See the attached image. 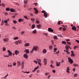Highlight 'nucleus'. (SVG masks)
<instances>
[{"mask_svg": "<svg viewBox=\"0 0 79 79\" xmlns=\"http://www.w3.org/2000/svg\"><path fill=\"white\" fill-rule=\"evenodd\" d=\"M46 51H47L46 50V49H43V53H46Z\"/></svg>", "mask_w": 79, "mask_h": 79, "instance_id": "21", "label": "nucleus"}, {"mask_svg": "<svg viewBox=\"0 0 79 79\" xmlns=\"http://www.w3.org/2000/svg\"><path fill=\"white\" fill-rule=\"evenodd\" d=\"M49 49H50V50H52V46H50L49 47Z\"/></svg>", "mask_w": 79, "mask_h": 79, "instance_id": "36", "label": "nucleus"}, {"mask_svg": "<svg viewBox=\"0 0 79 79\" xmlns=\"http://www.w3.org/2000/svg\"><path fill=\"white\" fill-rule=\"evenodd\" d=\"M34 48H33V49H32L31 51V53H32V52H34Z\"/></svg>", "mask_w": 79, "mask_h": 79, "instance_id": "51", "label": "nucleus"}, {"mask_svg": "<svg viewBox=\"0 0 79 79\" xmlns=\"http://www.w3.org/2000/svg\"><path fill=\"white\" fill-rule=\"evenodd\" d=\"M69 67H67L66 71H67V70L69 71V70H70V69H69Z\"/></svg>", "mask_w": 79, "mask_h": 79, "instance_id": "48", "label": "nucleus"}, {"mask_svg": "<svg viewBox=\"0 0 79 79\" xmlns=\"http://www.w3.org/2000/svg\"><path fill=\"white\" fill-rule=\"evenodd\" d=\"M18 42L19 43V44H20L21 43H22V41L21 40H19L18 41Z\"/></svg>", "mask_w": 79, "mask_h": 79, "instance_id": "27", "label": "nucleus"}, {"mask_svg": "<svg viewBox=\"0 0 79 79\" xmlns=\"http://www.w3.org/2000/svg\"><path fill=\"white\" fill-rule=\"evenodd\" d=\"M10 11H11V12H15V10L13 9H10Z\"/></svg>", "mask_w": 79, "mask_h": 79, "instance_id": "13", "label": "nucleus"}, {"mask_svg": "<svg viewBox=\"0 0 79 79\" xmlns=\"http://www.w3.org/2000/svg\"><path fill=\"white\" fill-rule=\"evenodd\" d=\"M41 13H43L44 14V13H46V12H45V11L43 10V11H42Z\"/></svg>", "mask_w": 79, "mask_h": 79, "instance_id": "45", "label": "nucleus"}, {"mask_svg": "<svg viewBox=\"0 0 79 79\" xmlns=\"http://www.w3.org/2000/svg\"><path fill=\"white\" fill-rule=\"evenodd\" d=\"M2 49H3V51H5V50H6V48H5V47H3L2 48Z\"/></svg>", "mask_w": 79, "mask_h": 79, "instance_id": "40", "label": "nucleus"}, {"mask_svg": "<svg viewBox=\"0 0 79 79\" xmlns=\"http://www.w3.org/2000/svg\"><path fill=\"white\" fill-rule=\"evenodd\" d=\"M1 25L3 26V24H4V22L3 20H2V22H1Z\"/></svg>", "mask_w": 79, "mask_h": 79, "instance_id": "25", "label": "nucleus"}, {"mask_svg": "<svg viewBox=\"0 0 79 79\" xmlns=\"http://www.w3.org/2000/svg\"><path fill=\"white\" fill-rule=\"evenodd\" d=\"M2 6H3V7H5V5L3 3H2Z\"/></svg>", "mask_w": 79, "mask_h": 79, "instance_id": "43", "label": "nucleus"}, {"mask_svg": "<svg viewBox=\"0 0 79 79\" xmlns=\"http://www.w3.org/2000/svg\"><path fill=\"white\" fill-rule=\"evenodd\" d=\"M7 22H8V21L7 20H4V23H7Z\"/></svg>", "mask_w": 79, "mask_h": 79, "instance_id": "50", "label": "nucleus"}, {"mask_svg": "<svg viewBox=\"0 0 79 79\" xmlns=\"http://www.w3.org/2000/svg\"><path fill=\"white\" fill-rule=\"evenodd\" d=\"M24 57V58H26V59H27L28 58V56H27V54H25L23 55Z\"/></svg>", "mask_w": 79, "mask_h": 79, "instance_id": "10", "label": "nucleus"}, {"mask_svg": "<svg viewBox=\"0 0 79 79\" xmlns=\"http://www.w3.org/2000/svg\"><path fill=\"white\" fill-rule=\"evenodd\" d=\"M30 45L29 43H26L24 45L25 47H28V46H29Z\"/></svg>", "mask_w": 79, "mask_h": 79, "instance_id": "12", "label": "nucleus"}, {"mask_svg": "<svg viewBox=\"0 0 79 79\" xmlns=\"http://www.w3.org/2000/svg\"><path fill=\"white\" fill-rule=\"evenodd\" d=\"M15 44H16V45H18V44H19V43H18V41L15 42Z\"/></svg>", "mask_w": 79, "mask_h": 79, "instance_id": "32", "label": "nucleus"}, {"mask_svg": "<svg viewBox=\"0 0 79 79\" xmlns=\"http://www.w3.org/2000/svg\"><path fill=\"white\" fill-rule=\"evenodd\" d=\"M13 66H16V62H14L13 64Z\"/></svg>", "mask_w": 79, "mask_h": 79, "instance_id": "31", "label": "nucleus"}, {"mask_svg": "<svg viewBox=\"0 0 79 79\" xmlns=\"http://www.w3.org/2000/svg\"><path fill=\"white\" fill-rule=\"evenodd\" d=\"M7 52L9 53L8 55V56H11V55H12V52H11L10 51V50H8Z\"/></svg>", "mask_w": 79, "mask_h": 79, "instance_id": "3", "label": "nucleus"}, {"mask_svg": "<svg viewBox=\"0 0 79 79\" xmlns=\"http://www.w3.org/2000/svg\"><path fill=\"white\" fill-rule=\"evenodd\" d=\"M15 55H17V54H18V53H19V51H18L17 50H16L15 51Z\"/></svg>", "mask_w": 79, "mask_h": 79, "instance_id": "16", "label": "nucleus"}, {"mask_svg": "<svg viewBox=\"0 0 79 79\" xmlns=\"http://www.w3.org/2000/svg\"><path fill=\"white\" fill-rule=\"evenodd\" d=\"M31 29H34L35 28V25H32L31 27Z\"/></svg>", "mask_w": 79, "mask_h": 79, "instance_id": "26", "label": "nucleus"}, {"mask_svg": "<svg viewBox=\"0 0 79 79\" xmlns=\"http://www.w3.org/2000/svg\"><path fill=\"white\" fill-rule=\"evenodd\" d=\"M22 66H24V62H22Z\"/></svg>", "mask_w": 79, "mask_h": 79, "instance_id": "60", "label": "nucleus"}, {"mask_svg": "<svg viewBox=\"0 0 79 79\" xmlns=\"http://www.w3.org/2000/svg\"><path fill=\"white\" fill-rule=\"evenodd\" d=\"M63 30L64 31H65L66 30V28H63Z\"/></svg>", "mask_w": 79, "mask_h": 79, "instance_id": "62", "label": "nucleus"}, {"mask_svg": "<svg viewBox=\"0 0 79 79\" xmlns=\"http://www.w3.org/2000/svg\"><path fill=\"white\" fill-rule=\"evenodd\" d=\"M24 3L27 4V1H24Z\"/></svg>", "mask_w": 79, "mask_h": 79, "instance_id": "33", "label": "nucleus"}, {"mask_svg": "<svg viewBox=\"0 0 79 79\" xmlns=\"http://www.w3.org/2000/svg\"><path fill=\"white\" fill-rule=\"evenodd\" d=\"M54 38L55 40L56 39V40H57V39H58V38H57V36H54Z\"/></svg>", "mask_w": 79, "mask_h": 79, "instance_id": "24", "label": "nucleus"}, {"mask_svg": "<svg viewBox=\"0 0 79 79\" xmlns=\"http://www.w3.org/2000/svg\"><path fill=\"white\" fill-rule=\"evenodd\" d=\"M71 56H73V57L75 56L76 55H75V54H74V53L71 54Z\"/></svg>", "mask_w": 79, "mask_h": 79, "instance_id": "22", "label": "nucleus"}, {"mask_svg": "<svg viewBox=\"0 0 79 79\" xmlns=\"http://www.w3.org/2000/svg\"><path fill=\"white\" fill-rule=\"evenodd\" d=\"M23 21V19H20L18 20V21L19 23H21V21Z\"/></svg>", "mask_w": 79, "mask_h": 79, "instance_id": "23", "label": "nucleus"}, {"mask_svg": "<svg viewBox=\"0 0 79 79\" xmlns=\"http://www.w3.org/2000/svg\"><path fill=\"white\" fill-rule=\"evenodd\" d=\"M6 11H9L10 10V8H7L6 9Z\"/></svg>", "mask_w": 79, "mask_h": 79, "instance_id": "35", "label": "nucleus"}, {"mask_svg": "<svg viewBox=\"0 0 79 79\" xmlns=\"http://www.w3.org/2000/svg\"><path fill=\"white\" fill-rule=\"evenodd\" d=\"M50 66L51 68H55V66H54L52 64H51Z\"/></svg>", "mask_w": 79, "mask_h": 79, "instance_id": "29", "label": "nucleus"}, {"mask_svg": "<svg viewBox=\"0 0 79 79\" xmlns=\"http://www.w3.org/2000/svg\"><path fill=\"white\" fill-rule=\"evenodd\" d=\"M36 23H37V24H39V23L40 22H39V21L36 20Z\"/></svg>", "mask_w": 79, "mask_h": 79, "instance_id": "42", "label": "nucleus"}, {"mask_svg": "<svg viewBox=\"0 0 79 79\" xmlns=\"http://www.w3.org/2000/svg\"><path fill=\"white\" fill-rule=\"evenodd\" d=\"M65 48L66 49V50H69V48H70V49H71V48H70V46H69V45H67V46H66L65 47Z\"/></svg>", "mask_w": 79, "mask_h": 79, "instance_id": "5", "label": "nucleus"}, {"mask_svg": "<svg viewBox=\"0 0 79 79\" xmlns=\"http://www.w3.org/2000/svg\"><path fill=\"white\" fill-rule=\"evenodd\" d=\"M24 32H25L22 31V32H21V35H23L24 34Z\"/></svg>", "mask_w": 79, "mask_h": 79, "instance_id": "34", "label": "nucleus"}, {"mask_svg": "<svg viewBox=\"0 0 79 79\" xmlns=\"http://www.w3.org/2000/svg\"><path fill=\"white\" fill-rule=\"evenodd\" d=\"M36 60L38 62V64L40 65V66H41V63H40V62H41V59H36Z\"/></svg>", "mask_w": 79, "mask_h": 79, "instance_id": "2", "label": "nucleus"}, {"mask_svg": "<svg viewBox=\"0 0 79 79\" xmlns=\"http://www.w3.org/2000/svg\"><path fill=\"white\" fill-rule=\"evenodd\" d=\"M15 5H19V3H18L17 2H16L15 3Z\"/></svg>", "mask_w": 79, "mask_h": 79, "instance_id": "63", "label": "nucleus"}, {"mask_svg": "<svg viewBox=\"0 0 79 79\" xmlns=\"http://www.w3.org/2000/svg\"><path fill=\"white\" fill-rule=\"evenodd\" d=\"M33 48L35 52L37 51V49L38 48V47H37V46H33Z\"/></svg>", "mask_w": 79, "mask_h": 79, "instance_id": "4", "label": "nucleus"}, {"mask_svg": "<svg viewBox=\"0 0 79 79\" xmlns=\"http://www.w3.org/2000/svg\"><path fill=\"white\" fill-rule=\"evenodd\" d=\"M51 77V75H48V79H49Z\"/></svg>", "mask_w": 79, "mask_h": 79, "instance_id": "46", "label": "nucleus"}, {"mask_svg": "<svg viewBox=\"0 0 79 79\" xmlns=\"http://www.w3.org/2000/svg\"><path fill=\"white\" fill-rule=\"evenodd\" d=\"M79 48V47L77 46H75L74 47V49L76 50V48Z\"/></svg>", "mask_w": 79, "mask_h": 79, "instance_id": "28", "label": "nucleus"}, {"mask_svg": "<svg viewBox=\"0 0 79 79\" xmlns=\"http://www.w3.org/2000/svg\"><path fill=\"white\" fill-rule=\"evenodd\" d=\"M45 76H47V75H48V73H45Z\"/></svg>", "mask_w": 79, "mask_h": 79, "instance_id": "61", "label": "nucleus"}, {"mask_svg": "<svg viewBox=\"0 0 79 79\" xmlns=\"http://www.w3.org/2000/svg\"><path fill=\"white\" fill-rule=\"evenodd\" d=\"M67 43L68 44H69V45H71V43H70L69 42H67Z\"/></svg>", "mask_w": 79, "mask_h": 79, "instance_id": "53", "label": "nucleus"}, {"mask_svg": "<svg viewBox=\"0 0 79 79\" xmlns=\"http://www.w3.org/2000/svg\"><path fill=\"white\" fill-rule=\"evenodd\" d=\"M24 18H25V19H27V16H24Z\"/></svg>", "mask_w": 79, "mask_h": 79, "instance_id": "47", "label": "nucleus"}, {"mask_svg": "<svg viewBox=\"0 0 79 79\" xmlns=\"http://www.w3.org/2000/svg\"><path fill=\"white\" fill-rule=\"evenodd\" d=\"M56 49H57L56 48H54V52H56Z\"/></svg>", "mask_w": 79, "mask_h": 79, "instance_id": "41", "label": "nucleus"}, {"mask_svg": "<svg viewBox=\"0 0 79 79\" xmlns=\"http://www.w3.org/2000/svg\"><path fill=\"white\" fill-rule=\"evenodd\" d=\"M34 63H35L36 64H37V61H35V60H34Z\"/></svg>", "mask_w": 79, "mask_h": 79, "instance_id": "54", "label": "nucleus"}, {"mask_svg": "<svg viewBox=\"0 0 79 79\" xmlns=\"http://www.w3.org/2000/svg\"><path fill=\"white\" fill-rule=\"evenodd\" d=\"M18 65H21V63H20V61H19L18 62Z\"/></svg>", "mask_w": 79, "mask_h": 79, "instance_id": "38", "label": "nucleus"}, {"mask_svg": "<svg viewBox=\"0 0 79 79\" xmlns=\"http://www.w3.org/2000/svg\"><path fill=\"white\" fill-rule=\"evenodd\" d=\"M34 10H35V14L38 13V10H37V8H34Z\"/></svg>", "mask_w": 79, "mask_h": 79, "instance_id": "9", "label": "nucleus"}, {"mask_svg": "<svg viewBox=\"0 0 79 79\" xmlns=\"http://www.w3.org/2000/svg\"><path fill=\"white\" fill-rule=\"evenodd\" d=\"M4 42H8L9 40V39L8 38H5L4 39H3Z\"/></svg>", "mask_w": 79, "mask_h": 79, "instance_id": "6", "label": "nucleus"}, {"mask_svg": "<svg viewBox=\"0 0 79 79\" xmlns=\"http://www.w3.org/2000/svg\"><path fill=\"white\" fill-rule=\"evenodd\" d=\"M44 65H46L47 62V60L45 59V58L44 59Z\"/></svg>", "mask_w": 79, "mask_h": 79, "instance_id": "7", "label": "nucleus"}, {"mask_svg": "<svg viewBox=\"0 0 79 79\" xmlns=\"http://www.w3.org/2000/svg\"><path fill=\"white\" fill-rule=\"evenodd\" d=\"M59 51H58V52H56V54H58V53H59Z\"/></svg>", "mask_w": 79, "mask_h": 79, "instance_id": "59", "label": "nucleus"}, {"mask_svg": "<svg viewBox=\"0 0 79 79\" xmlns=\"http://www.w3.org/2000/svg\"><path fill=\"white\" fill-rule=\"evenodd\" d=\"M18 39V37L14 38V40H17V39Z\"/></svg>", "mask_w": 79, "mask_h": 79, "instance_id": "44", "label": "nucleus"}, {"mask_svg": "<svg viewBox=\"0 0 79 79\" xmlns=\"http://www.w3.org/2000/svg\"><path fill=\"white\" fill-rule=\"evenodd\" d=\"M60 22V21H59V22H58V24L59 25H60V24H61V23Z\"/></svg>", "mask_w": 79, "mask_h": 79, "instance_id": "56", "label": "nucleus"}, {"mask_svg": "<svg viewBox=\"0 0 79 79\" xmlns=\"http://www.w3.org/2000/svg\"><path fill=\"white\" fill-rule=\"evenodd\" d=\"M44 16L45 18H47V16H48V14L47 12L44 13Z\"/></svg>", "mask_w": 79, "mask_h": 79, "instance_id": "8", "label": "nucleus"}, {"mask_svg": "<svg viewBox=\"0 0 79 79\" xmlns=\"http://www.w3.org/2000/svg\"><path fill=\"white\" fill-rule=\"evenodd\" d=\"M39 66H37L36 67H35V69H37L38 68H39Z\"/></svg>", "mask_w": 79, "mask_h": 79, "instance_id": "57", "label": "nucleus"}, {"mask_svg": "<svg viewBox=\"0 0 79 79\" xmlns=\"http://www.w3.org/2000/svg\"><path fill=\"white\" fill-rule=\"evenodd\" d=\"M73 66L74 67H76L77 66H79V65H78V64H76L75 63H74L73 64Z\"/></svg>", "mask_w": 79, "mask_h": 79, "instance_id": "19", "label": "nucleus"}, {"mask_svg": "<svg viewBox=\"0 0 79 79\" xmlns=\"http://www.w3.org/2000/svg\"><path fill=\"white\" fill-rule=\"evenodd\" d=\"M74 77H77V74L76 73H75L74 74Z\"/></svg>", "mask_w": 79, "mask_h": 79, "instance_id": "39", "label": "nucleus"}, {"mask_svg": "<svg viewBox=\"0 0 79 79\" xmlns=\"http://www.w3.org/2000/svg\"><path fill=\"white\" fill-rule=\"evenodd\" d=\"M12 28L14 30H16V28L15 27H12Z\"/></svg>", "mask_w": 79, "mask_h": 79, "instance_id": "52", "label": "nucleus"}, {"mask_svg": "<svg viewBox=\"0 0 79 79\" xmlns=\"http://www.w3.org/2000/svg\"><path fill=\"white\" fill-rule=\"evenodd\" d=\"M52 72H53V73H56V71H55V70H52Z\"/></svg>", "mask_w": 79, "mask_h": 79, "instance_id": "55", "label": "nucleus"}, {"mask_svg": "<svg viewBox=\"0 0 79 79\" xmlns=\"http://www.w3.org/2000/svg\"><path fill=\"white\" fill-rule=\"evenodd\" d=\"M62 43L63 44H66V42L64 41H62Z\"/></svg>", "mask_w": 79, "mask_h": 79, "instance_id": "30", "label": "nucleus"}, {"mask_svg": "<svg viewBox=\"0 0 79 79\" xmlns=\"http://www.w3.org/2000/svg\"><path fill=\"white\" fill-rule=\"evenodd\" d=\"M60 63H61V62H59L58 63L57 62L56 63V64L57 65V66H59L60 65Z\"/></svg>", "mask_w": 79, "mask_h": 79, "instance_id": "14", "label": "nucleus"}, {"mask_svg": "<svg viewBox=\"0 0 79 79\" xmlns=\"http://www.w3.org/2000/svg\"><path fill=\"white\" fill-rule=\"evenodd\" d=\"M66 53L68 54H69L70 53L68 52V50H67V51L66 52Z\"/></svg>", "mask_w": 79, "mask_h": 79, "instance_id": "58", "label": "nucleus"}, {"mask_svg": "<svg viewBox=\"0 0 79 79\" xmlns=\"http://www.w3.org/2000/svg\"><path fill=\"white\" fill-rule=\"evenodd\" d=\"M36 26H37L38 29H40L41 27V25L40 24H39V25H37Z\"/></svg>", "mask_w": 79, "mask_h": 79, "instance_id": "15", "label": "nucleus"}, {"mask_svg": "<svg viewBox=\"0 0 79 79\" xmlns=\"http://www.w3.org/2000/svg\"><path fill=\"white\" fill-rule=\"evenodd\" d=\"M26 53H29V49H26Z\"/></svg>", "mask_w": 79, "mask_h": 79, "instance_id": "18", "label": "nucleus"}, {"mask_svg": "<svg viewBox=\"0 0 79 79\" xmlns=\"http://www.w3.org/2000/svg\"><path fill=\"white\" fill-rule=\"evenodd\" d=\"M31 21H35V19H31Z\"/></svg>", "mask_w": 79, "mask_h": 79, "instance_id": "49", "label": "nucleus"}, {"mask_svg": "<svg viewBox=\"0 0 79 79\" xmlns=\"http://www.w3.org/2000/svg\"><path fill=\"white\" fill-rule=\"evenodd\" d=\"M48 31H50V32H53V30H52V28H49L48 29Z\"/></svg>", "mask_w": 79, "mask_h": 79, "instance_id": "11", "label": "nucleus"}, {"mask_svg": "<svg viewBox=\"0 0 79 79\" xmlns=\"http://www.w3.org/2000/svg\"><path fill=\"white\" fill-rule=\"evenodd\" d=\"M69 62L70 63V64H73V60L70 57H69L68 58Z\"/></svg>", "mask_w": 79, "mask_h": 79, "instance_id": "1", "label": "nucleus"}, {"mask_svg": "<svg viewBox=\"0 0 79 79\" xmlns=\"http://www.w3.org/2000/svg\"><path fill=\"white\" fill-rule=\"evenodd\" d=\"M32 32L33 34H35V33H37V31H36V30H34L32 31Z\"/></svg>", "mask_w": 79, "mask_h": 79, "instance_id": "20", "label": "nucleus"}, {"mask_svg": "<svg viewBox=\"0 0 79 79\" xmlns=\"http://www.w3.org/2000/svg\"><path fill=\"white\" fill-rule=\"evenodd\" d=\"M72 29H73V30H74V31H76V27L75 26H74L72 27Z\"/></svg>", "mask_w": 79, "mask_h": 79, "instance_id": "17", "label": "nucleus"}, {"mask_svg": "<svg viewBox=\"0 0 79 79\" xmlns=\"http://www.w3.org/2000/svg\"><path fill=\"white\" fill-rule=\"evenodd\" d=\"M13 21L14 24H16V23H17V21H16V20H13Z\"/></svg>", "mask_w": 79, "mask_h": 79, "instance_id": "37", "label": "nucleus"}, {"mask_svg": "<svg viewBox=\"0 0 79 79\" xmlns=\"http://www.w3.org/2000/svg\"><path fill=\"white\" fill-rule=\"evenodd\" d=\"M51 42H52V45H53V41L52 40Z\"/></svg>", "mask_w": 79, "mask_h": 79, "instance_id": "64", "label": "nucleus"}]
</instances>
